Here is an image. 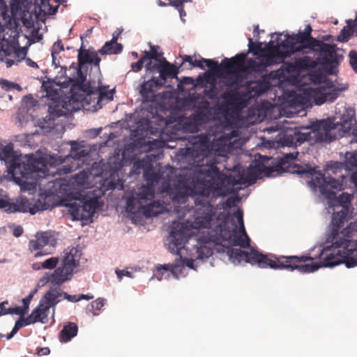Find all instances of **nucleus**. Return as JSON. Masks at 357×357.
Masks as SVG:
<instances>
[{
    "mask_svg": "<svg viewBox=\"0 0 357 357\" xmlns=\"http://www.w3.org/2000/svg\"><path fill=\"white\" fill-rule=\"evenodd\" d=\"M218 188V185L211 180L195 181L186 177H181L169 190V197L174 204H185L189 197H192L197 211H203L202 215H197L193 222L187 220L185 222H173L168 243L170 252H178L183 247L188 237L193 234L192 229L210 225L212 217L215 215L211 202Z\"/></svg>",
    "mask_w": 357,
    "mask_h": 357,
    "instance_id": "nucleus-1",
    "label": "nucleus"
},
{
    "mask_svg": "<svg viewBox=\"0 0 357 357\" xmlns=\"http://www.w3.org/2000/svg\"><path fill=\"white\" fill-rule=\"evenodd\" d=\"M229 259L234 264H240L245 261L259 268H271L273 269H287L294 271L297 269L301 273H312L319 269V265L314 263L299 265V263L313 261L309 256H280L264 255L255 250L250 252L243 251L239 248H232L228 250Z\"/></svg>",
    "mask_w": 357,
    "mask_h": 357,
    "instance_id": "nucleus-2",
    "label": "nucleus"
},
{
    "mask_svg": "<svg viewBox=\"0 0 357 357\" xmlns=\"http://www.w3.org/2000/svg\"><path fill=\"white\" fill-rule=\"evenodd\" d=\"M357 231V220L351 222L341 231V235L332 243L331 250L327 247L320 255L319 262H314L320 267H333L344 263L347 268L357 266V241L349 238ZM311 263L314 261H311Z\"/></svg>",
    "mask_w": 357,
    "mask_h": 357,
    "instance_id": "nucleus-3",
    "label": "nucleus"
},
{
    "mask_svg": "<svg viewBox=\"0 0 357 357\" xmlns=\"http://www.w3.org/2000/svg\"><path fill=\"white\" fill-rule=\"evenodd\" d=\"M356 123L355 111L352 109H346L341 115L339 122L334 123L329 119H323L312 123V128L316 132L315 139L319 142H331L335 140L336 137L332 134V131L340 126L341 137L351 132L354 137L351 143H357V128L354 127Z\"/></svg>",
    "mask_w": 357,
    "mask_h": 357,
    "instance_id": "nucleus-4",
    "label": "nucleus"
},
{
    "mask_svg": "<svg viewBox=\"0 0 357 357\" xmlns=\"http://www.w3.org/2000/svg\"><path fill=\"white\" fill-rule=\"evenodd\" d=\"M229 220V213L225 212H220L215 220H213L215 235H208L204 240L205 242L212 241L216 245L220 244L222 241H228L234 245L240 246L241 248H247L250 246V239L246 234L245 229L240 231L237 229V225L233 224L232 229L227 226Z\"/></svg>",
    "mask_w": 357,
    "mask_h": 357,
    "instance_id": "nucleus-5",
    "label": "nucleus"
},
{
    "mask_svg": "<svg viewBox=\"0 0 357 357\" xmlns=\"http://www.w3.org/2000/svg\"><path fill=\"white\" fill-rule=\"evenodd\" d=\"M154 189L151 185L142 186L139 192L127 199L126 210L128 213H142L146 218L157 216L163 213L165 207L160 201H154Z\"/></svg>",
    "mask_w": 357,
    "mask_h": 357,
    "instance_id": "nucleus-6",
    "label": "nucleus"
},
{
    "mask_svg": "<svg viewBox=\"0 0 357 357\" xmlns=\"http://www.w3.org/2000/svg\"><path fill=\"white\" fill-rule=\"evenodd\" d=\"M82 251L77 248L64 250L60 266L52 273H46L47 282L54 285H61L70 280L79 266Z\"/></svg>",
    "mask_w": 357,
    "mask_h": 357,
    "instance_id": "nucleus-7",
    "label": "nucleus"
},
{
    "mask_svg": "<svg viewBox=\"0 0 357 357\" xmlns=\"http://www.w3.org/2000/svg\"><path fill=\"white\" fill-rule=\"evenodd\" d=\"M292 173L305 174L310 180L307 182L309 187L316 191L319 188L320 193L326 198L333 199L335 197V190H341V184L338 180L331 176H325L315 168L303 166H295Z\"/></svg>",
    "mask_w": 357,
    "mask_h": 357,
    "instance_id": "nucleus-8",
    "label": "nucleus"
},
{
    "mask_svg": "<svg viewBox=\"0 0 357 357\" xmlns=\"http://www.w3.org/2000/svg\"><path fill=\"white\" fill-rule=\"evenodd\" d=\"M270 158L267 156L259 155V159L255 161V164L250 165L248 169V173L245 175L238 170V174L235 176H229L228 182L233 185L237 184H252L254 183L258 178L262 175L270 177L273 173L278 169L274 167H271L268 164Z\"/></svg>",
    "mask_w": 357,
    "mask_h": 357,
    "instance_id": "nucleus-9",
    "label": "nucleus"
},
{
    "mask_svg": "<svg viewBox=\"0 0 357 357\" xmlns=\"http://www.w3.org/2000/svg\"><path fill=\"white\" fill-rule=\"evenodd\" d=\"M0 209L7 213L29 212L33 215L39 211L46 210L47 207L40 199L33 202L26 197H20L14 201L10 199L6 191L0 189Z\"/></svg>",
    "mask_w": 357,
    "mask_h": 357,
    "instance_id": "nucleus-10",
    "label": "nucleus"
},
{
    "mask_svg": "<svg viewBox=\"0 0 357 357\" xmlns=\"http://www.w3.org/2000/svg\"><path fill=\"white\" fill-rule=\"evenodd\" d=\"M212 144L208 135L202 134L195 137L192 147L181 150L185 159L195 167H202L204 158L212 152Z\"/></svg>",
    "mask_w": 357,
    "mask_h": 357,
    "instance_id": "nucleus-11",
    "label": "nucleus"
},
{
    "mask_svg": "<svg viewBox=\"0 0 357 357\" xmlns=\"http://www.w3.org/2000/svg\"><path fill=\"white\" fill-rule=\"evenodd\" d=\"M351 201V196L348 193H342L337 199V202L340 203L339 207L341 208L333 213L332 216L331 231L328 237V240H331L332 243L341 235L340 229L350 217L351 213L350 211ZM336 207L338 208V206Z\"/></svg>",
    "mask_w": 357,
    "mask_h": 357,
    "instance_id": "nucleus-12",
    "label": "nucleus"
},
{
    "mask_svg": "<svg viewBox=\"0 0 357 357\" xmlns=\"http://www.w3.org/2000/svg\"><path fill=\"white\" fill-rule=\"evenodd\" d=\"M247 56L248 53H240L231 59L225 58L222 61L223 72L227 73L241 72L261 75L257 61L251 58L247 59Z\"/></svg>",
    "mask_w": 357,
    "mask_h": 357,
    "instance_id": "nucleus-13",
    "label": "nucleus"
},
{
    "mask_svg": "<svg viewBox=\"0 0 357 357\" xmlns=\"http://www.w3.org/2000/svg\"><path fill=\"white\" fill-rule=\"evenodd\" d=\"M66 206L73 220H89L94 215L96 210L100 207L98 197L77 199L70 202Z\"/></svg>",
    "mask_w": 357,
    "mask_h": 357,
    "instance_id": "nucleus-14",
    "label": "nucleus"
},
{
    "mask_svg": "<svg viewBox=\"0 0 357 357\" xmlns=\"http://www.w3.org/2000/svg\"><path fill=\"white\" fill-rule=\"evenodd\" d=\"M270 87L271 84L268 79L266 75H263L260 79L250 81L246 84L244 95L239 92L229 94V101L231 105L243 104V106H245V97L248 98H258L268 91Z\"/></svg>",
    "mask_w": 357,
    "mask_h": 357,
    "instance_id": "nucleus-15",
    "label": "nucleus"
},
{
    "mask_svg": "<svg viewBox=\"0 0 357 357\" xmlns=\"http://www.w3.org/2000/svg\"><path fill=\"white\" fill-rule=\"evenodd\" d=\"M215 223L213 222V217H212V221L211 222L210 225L207 226L206 227H202L198 229H192L193 234L188 237V240L185 242L183 245H185L190 238H192V237H195L196 240L197 241V259H202L204 258H208L211 257L213 253V249L208 245V244H215L212 241H208L207 242H205L204 240L208 235L213 236L215 235L214 228L211 229L212 226H214ZM184 248V245H183L181 249L178 250V252H172L173 254L179 255L180 250Z\"/></svg>",
    "mask_w": 357,
    "mask_h": 357,
    "instance_id": "nucleus-16",
    "label": "nucleus"
},
{
    "mask_svg": "<svg viewBox=\"0 0 357 357\" xmlns=\"http://www.w3.org/2000/svg\"><path fill=\"white\" fill-rule=\"evenodd\" d=\"M337 47L334 44H328L318 39H313L312 44L310 50L313 52L319 53L321 63L326 68H333L338 65L340 61L343 59L342 55L336 52Z\"/></svg>",
    "mask_w": 357,
    "mask_h": 357,
    "instance_id": "nucleus-17",
    "label": "nucleus"
},
{
    "mask_svg": "<svg viewBox=\"0 0 357 357\" xmlns=\"http://www.w3.org/2000/svg\"><path fill=\"white\" fill-rule=\"evenodd\" d=\"M49 169L46 160L43 157H36L33 154L24 155L21 162L20 173L17 174L16 178H27L32 174H37L39 176L45 177L48 175Z\"/></svg>",
    "mask_w": 357,
    "mask_h": 357,
    "instance_id": "nucleus-18",
    "label": "nucleus"
},
{
    "mask_svg": "<svg viewBox=\"0 0 357 357\" xmlns=\"http://www.w3.org/2000/svg\"><path fill=\"white\" fill-rule=\"evenodd\" d=\"M282 42L274 45L272 41H270L264 47V59L257 61L261 74L266 73L268 67L280 64L283 62L285 57L290 56L286 52H282L280 50V47H282Z\"/></svg>",
    "mask_w": 357,
    "mask_h": 357,
    "instance_id": "nucleus-19",
    "label": "nucleus"
},
{
    "mask_svg": "<svg viewBox=\"0 0 357 357\" xmlns=\"http://www.w3.org/2000/svg\"><path fill=\"white\" fill-rule=\"evenodd\" d=\"M311 43V38L303 31H299L296 34L291 36L287 35L286 39L282 41V47L286 50V52L290 55L298 52L308 53L306 49L310 50L308 45Z\"/></svg>",
    "mask_w": 357,
    "mask_h": 357,
    "instance_id": "nucleus-20",
    "label": "nucleus"
},
{
    "mask_svg": "<svg viewBox=\"0 0 357 357\" xmlns=\"http://www.w3.org/2000/svg\"><path fill=\"white\" fill-rule=\"evenodd\" d=\"M0 159L6 162L9 174L16 178L17 174L20 173L21 162L23 161L24 155H16L12 144L3 146L0 144Z\"/></svg>",
    "mask_w": 357,
    "mask_h": 357,
    "instance_id": "nucleus-21",
    "label": "nucleus"
},
{
    "mask_svg": "<svg viewBox=\"0 0 357 357\" xmlns=\"http://www.w3.org/2000/svg\"><path fill=\"white\" fill-rule=\"evenodd\" d=\"M145 68L147 71L158 70L160 73L159 80L160 82H164V85L167 79L174 78L178 73V68L174 64H171L165 58H162L159 63H153L152 61H149L145 65Z\"/></svg>",
    "mask_w": 357,
    "mask_h": 357,
    "instance_id": "nucleus-22",
    "label": "nucleus"
},
{
    "mask_svg": "<svg viewBox=\"0 0 357 357\" xmlns=\"http://www.w3.org/2000/svg\"><path fill=\"white\" fill-rule=\"evenodd\" d=\"M18 25L15 24L14 29H10L3 34L0 43V56H4L6 59L10 56L19 46Z\"/></svg>",
    "mask_w": 357,
    "mask_h": 357,
    "instance_id": "nucleus-23",
    "label": "nucleus"
},
{
    "mask_svg": "<svg viewBox=\"0 0 357 357\" xmlns=\"http://www.w3.org/2000/svg\"><path fill=\"white\" fill-rule=\"evenodd\" d=\"M54 243L55 239L50 233L47 231L37 233L35 238L29 242V250L33 253L35 257L44 256L47 253L43 251V248L47 245H53Z\"/></svg>",
    "mask_w": 357,
    "mask_h": 357,
    "instance_id": "nucleus-24",
    "label": "nucleus"
},
{
    "mask_svg": "<svg viewBox=\"0 0 357 357\" xmlns=\"http://www.w3.org/2000/svg\"><path fill=\"white\" fill-rule=\"evenodd\" d=\"M164 86V82H160L159 78L152 77L151 79L144 82L140 86L139 93L144 102H152L156 97V90Z\"/></svg>",
    "mask_w": 357,
    "mask_h": 357,
    "instance_id": "nucleus-25",
    "label": "nucleus"
},
{
    "mask_svg": "<svg viewBox=\"0 0 357 357\" xmlns=\"http://www.w3.org/2000/svg\"><path fill=\"white\" fill-rule=\"evenodd\" d=\"M197 99H199V95L195 94L190 98V102L193 104L196 109L195 119L202 122L206 121L210 119L211 115L210 103L208 100L202 99L197 101Z\"/></svg>",
    "mask_w": 357,
    "mask_h": 357,
    "instance_id": "nucleus-26",
    "label": "nucleus"
},
{
    "mask_svg": "<svg viewBox=\"0 0 357 357\" xmlns=\"http://www.w3.org/2000/svg\"><path fill=\"white\" fill-rule=\"evenodd\" d=\"M98 52L90 49H84L83 45L78 51L77 60L78 66L82 67L85 64H93L95 66H99L101 59L98 55Z\"/></svg>",
    "mask_w": 357,
    "mask_h": 357,
    "instance_id": "nucleus-27",
    "label": "nucleus"
},
{
    "mask_svg": "<svg viewBox=\"0 0 357 357\" xmlns=\"http://www.w3.org/2000/svg\"><path fill=\"white\" fill-rule=\"evenodd\" d=\"M63 114V112L61 109L56 110L50 108L49 114L38 120L37 126L43 133H48L54 126L55 118L61 116Z\"/></svg>",
    "mask_w": 357,
    "mask_h": 357,
    "instance_id": "nucleus-28",
    "label": "nucleus"
},
{
    "mask_svg": "<svg viewBox=\"0 0 357 357\" xmlns=\"http://www.w3.org/2000/svg\"><path fill=\"white\" fill-rule=\"evenodd\" d=\"M317 61L312 60L310 56H305L297 59L294 62L287 64V70L289 72H301L309 68H314L317 66Z\"/></svg>",
    "mask_w": 357,
    "mask_h": 357,
    "instance_id": "nucleus-29",
    "label": "nucleus"
},
{
    "mask_svg": "<svg viewBox=\"0 0 357 357\" xmlns=\"http://www.w3.org/2000/svg\"><path fill=\"white\" fill-rule=\"evenodd\" d=\"M50 308L46 306L45 304L43 303L40 301L38 305L33 310L32 312L28 317H30V321L33 324L36 322H41L45 324L46 322L48 311Z\"/></svg>",
    "mask_w": 357,
    "mask_h": 357,
    "instance_id": "nucleus-30",
    "label": "nucleus"
},
{
    "mask_svg": "<svg viewBox=\"0 0 357 357\" xmlns=\"http://www.w3.org/2000/svg\"><path fill=\"white\" fill-rule=\"evenodd\" d=\"M347 26H344V28L340 31V34L337 36V40L339 42H347L354 33H356V36H357L356 18L355 19V20H347Z\"/></svg>",
    "mask_w": 357,
    "mask_h": 357,
    "instance_id": "nucleus-31",
    "label": "nucleus"
},
{
    "mask_svg": "<svg viewBox=\"0 0 357 357\" xmlns=\"http://www.w3.org/2000/svg\"><path fill=\"white\" fill-rule=\"evenodd\" d=\"M77 325L73 322H68L60 332L59 340L62 342H68L77 335Z\"/></svg>",
    "mask_w": 357,
    "mask_h": 357,
    "instance_id": "nucleus-32",
    "label": "nucleus"
},
{
    "mask_svg": "<svg viewBox=\"0 0 357 357\" xmlns=\"http://www.w3.org/2000/svg\"><path fill=\"white\" fill-rule=\"evenodd\" d=\"M194 259L183 258L179 255V259L178 261H176L174 264H165L160 266V267H158V269H164L165 271H171L172 272H175L177 271L180 267H184L185 266L190 268H194Z\"/></svg>",
    "mask_w": 357,
    "mask_h": 357,
    "instance_id": "nucleus-33",
    "label": "nucleus"
},
{
    "mask_svg": "<svg viewBox=\"0 0 357 357\" xmlns=\"http://www.w3.org/2000/svg\"><path fill=\"white\" fill-rule=\"evenodd\" d=\"M63 295V291L56 289H52L47 291L41 298L40 301L50 308L54 306L59 301L57 298Z\"/></svg>",
    "mask_w": 357,
    "mask_h": 357,
    "instance_id": "nucleus-34",
    "label": "nucleus"
},
{
    "mask_svg": "<svg viewBox=\"0 0 357 357\" xmlns=\"http://www.w3.org/2000/svg\"><path fill=\"white\" fill-rule=\"evenodd\" d=\"M248 51L249 53H252L259 61L264 59V47L262 46V43L257 42L254 43L253 40L250 38L248 39Z\"/></svg>",
    "mask_w": 357,
    "mask_h": 357,
    "instance_id": "nucleus-35",
    "label": "nucleus"
},
{
    "mask_svg": "<svg viewBox=\"0 0 357 357\" xmlns=\"http://www.w3.org/2000/svg\"><path fill=\"white\" fill-rule=\"evenodd\" d=\"M88 153L86 150L82 149L79 144L73 142L71 143L70 153L68 157V160L72 158L75 161H79L82 158L86 157Z\"/></svg>",
    "mask_w": 357,
    "mask_h": 357,
    "instance_id": "nucleus-36",
    "label": "nucleus"
},
{
    "mask_svg": "<svg viewBox=\"0 0 357 357\" xmlns=\"http://www.w3.org/2000/svg\"><path fill=\"white\" fill-rule=\"evenodd\" d=\"M123 45L121 44H114L110 41H107L98 51L102 55L105 54H118L122 52Z\"/></svg>",
    "mask_w": 357,
    "mask_h": 357,
    "instance_id": "nucleus-37",
    "label": "nucleus"
},
{
    "mask_svg": "<svg viewBox=\"0 0 357 357\" xmlns=\"http://www.w3.org/2000/svg\"><path fill=\"white\" fill-rule=\"evenodd\" d=\"M26 54V50L25 48H21L20 45L18 47H16L15 51L13 52V56L15 57L14 59H11L9 58H2L1 60L3 61L8 68L11 67L14 64H17L23 60Z\"/></svg>",
    "mask_w": 357,
    "mask_h": 357,
    "instance_id": "nucleus-38",
    "label": "nucleus"
},
{
    "mask_svg": "<svg viewBox=\"0 0 357 357\" xmlns=\"http://www.w3.org/2000/svg\"><path fill=\"white\" fill-rule=\"evenodd\" d=\"M40 4L38 6L39 8V15H43V16L46 15H54L59 8V5L55 6H52L50 3V0H39Z\"/></svg>",
    "mask_w": 357,
    "mask_h": 357,
    "instance_id": "nucleus-39",
    "label": "nucleus"
},
{
    "mask_svg": "<svg viewBox=\"0 0 357 357\" xmlns=\"http://www.w3.org/2000/svg\"><path fill=\"white\" fill-rule=\"evenodd\" d=\"M30 324H32V323L30 321V317H27L24 318V317H20V319L17 321H16L11 332L6 335V339H11L18 332V331L20 328L26 326H29Z\"/></svg>",
    "mask_w": 357,
    "mask_h": 357,
    "instance_id": "nucleus-40",
    "label": "nucleus"
},
{
    "mask_svg": "<svg viewBox=\"0 0 357 357\" xmlns=\"http://www.w3.org/2000/svg\"><path fill=\"white\" fill-rule=\"evenodd\" d=\"M158 46H151L150 52H144V54L143 55L145 57L146 60L149 59L151 61L152 59L155 60V63H159L161 61V59L164 58L162 56V53L158 52Z\"/></svg>",
    "mask_w": 357,
    "mask_h": 357,
    "instance_id": "nucleus-41",
    "label": "nucleus"
},
{
    "mask_svg": "<svg viewBox=\"0 0 357 357\" xmlns=\"http://www.w3.org/2000/svg\"><path fill=\"white\" fill-rule=\"evenodd\" d=\"M201 172L208 176H212L218 175L220 171L216 165V162L210 160L209 162L206 160V166L201 169Z\"/></svg>",
    "mask_w": 357,
    "mask_h": 357,
    "instance_id": "nucleus-42",
    "label": "nucleus"
},
{
    "mask_svg": "<svg viewBox=\"0 0 357 357\" xmlns=\"http://www.w3.org/2000/svg\"><path fill=\"white\" fill-rule=\"evenodd\" d=\"M344 165L346 169L349 170L357 167V152H347Z\"/></svg>",
    "mask_w": 357,
    "mask_h": 357,
    "instance_id": "nucleus-43",
    "label": "nucleus"
},
{
    "mask_svg": "<svg viewBox=\"0 0 357 357\" xmlns=\"http://www.w3.org/2000/svg\"><path fill=\"white\" fill-rule=\"evenodd\" d=\"M347 87L343 88H330L328 91L324 92L326 99L328 102H333L339 96V93L342 91H344Z\"/></svg>",
    "mask_w": 357,
    "mask_h": 357,
    "instance_id": "nucleus-44",
    "label": "nucleus"
},
{
    "mask_svg": "<svg viewBox=\"0 0 357 357\" xmlns=\"http://www.w3.org/2000/svg\"><path fill=\"white\" fill-rule=\"evenodd\" d=\"M27 313L24 310H23L22 307H10L8 309L0 310V316L6 315V314H17L20 317H24Z\"/></svg>",
    "mask_w": 357,
    "mask_h": 357,
    "instance_id": "nucleus-45",
    "label": "nucleus"
},
{
    "mask_svg": "<svg viewBox=\"0 0 357 357\" xmlns=\"http://www.w3.org/2000/svg\"><path fill=\"white\" fill-rule=\"evenodd\" d=\"M203 63H205L206 66L210 68H211L214 73H221L223 72V67L222 66V63L219 64L217 61H215L212 59H204L202 58Z\"/></svg>",
    "mask_w": 357,
    "mask_h": 357,
    "instance_id": "nucleus-46",
    "label": "nucleus"
},
{
    "mask_svg": "<svg viewBox=\"0 0 357 357\" xmlns=\"http://www.w3.org/2000/svg\"><path fill=\"white\" fill-rule=\"evenodd\" d=\"M170 6L175 7L179 12L181 19L183 20V17L186 15V13L183 8V3L188 0H169Z\"/></svg>",
    "mask_w": 357,
    "mask_h": 357,
    "instance_id": "nucleus-47",
    "label": "nucleus"
},
{
    "mask_svg": "<svg viewBox=\"0 0 357 357\" xmlns=\"http://www.w3.org/2000/svg\"><path fill=\"white\" fill-rule=\"evenodd\" d=\"M59 257H50L40 263V267H42V269H56L57 268L56 266L59 264Z\"/></svg>",
    "mask_w": 357,
    "mask_h": 357,
    "instance_id": "nucleus-48",
    "label": "nucleus"
},
{
    "mask_svg": "<svg viewBox=\"0 0 357 357\" xmlns=\"http://www.w3.org/2000/svg\"><path fill=\"white\" fill-rule=\"evenodd\" d=\"M144 176L146 181L151 184L153 183H158L160 180V175L158 173L155 172L153 169L146 171Z\"/></svg>",
    "mask_w": 357,
    "mask_h": 357,
    "instance_id": "nucleus-49",
    "label": "nucleus"
},
{
    "mask_svg": "<svg viewBox=\"0 0 357 357\" xmlns=\"http://www.w3.org/2000/svg\"><path fill=\"white\" fill-rule=\"evenodd\" d=\"M0 85L2 89L10 91V90H17L18 91H22V87L18 84L8 81L6 79H0Z\"/></svg>",
    "mask_w": 357,
    "mask_h": 357,
    "instance_id": "nucleus-50",
    "label": "nucleus"
},
{
    "mask_svg": "<svg viewBox=\"0 0 357 357\" xmlns=\"http://www.w3.org/2000/svg\"><path fill=\"white\" fill-rule=\"evenodd\" d=\"M64 51V47L61 40H57L52 47V57H55V55H59L61 52Z\"/></svg>",
    "mask_w": 357,
    "mask_h": 357,
    "instance_id": "nucleus-51",
    "label": "nucleus"
},
{
    "mask_svg": "<svg viewBox=\"0 0 357 357\" xmlns=\"http://www.w3.org/2000/svg\"><path fill=\"white\" fill-rule=\"evenodd\" d=\"M75 183L79 185H84L88 180V175L85 172H80L77 174L75 177Z\"/></svg>",
    "mask_w": 357,
    "mask_h": 357,
    "instance_id": "nucleus-52",
    "label": "nucleus"
},
{
    "mask_svg": "<svg viewBox=\"0 0 357 357\" xmlns=\"http://www.w3.org/2000/svg\"><path fill=\"white\" fill-rule=\"evenodd\" d=\"M105 99L112 100L113 99V91H106L104 89H100L98 102Z\"/></svg>",
    "mask_w": 357,
    "mask_h": 357,
    "instance_id": "nucleus-53",
    "label": "nucleus"
},
{
    "mask_svg": "<svg viewBox=\"0 0 357 357\" xmlns=\"http://www.w3.org/2000/svg\"><path fill=\"white\" fill-rule=\"evenodd\" d=\"M204 94L210 99H213L216 98V96H218V91L216 90L215 82L211 84L209 89H206L204 90Z\"/></svg>",
    "mask_w": 357,
    "mask_h": 357,
    "instance_id": "nucleus-54",
    "label": "nucleus"
},
{
    "mask_svg": "<svg viewBox=\"0 0 357 357\" xmlns=\"http://www.w3.org/2000/svg\"><path fill=\"white\" fill-rule=\"evenodd\" d=\"M243 211L241 209H238L236 212L234 213L233 217L237 219L238 223L239 224V230L240 231L244 232V223H243Z\"/></svg>",
    "mask_w": 357,
    "mask_h": 357,
    "instance_id": "nucleus-55",
    "label": "nucleus"
},
{
    "mask_svg": "<svg viewBox=\"0 0 357 357\" xmlns=\"http://www.w3.org/2000/svg\"><path fill=\"white\" fill-rule=\"evenodd\" d=\"M349 63L353 70L357 73V52L351 50L349 54Z\"/></svg>",
    "mask_w": 357,
    "mask_h": 357,
    "instance_id": "nucleus-56",
    "label": "nucleus"
},
{
    "mask_svg": "<svg viewBox=\"0 0 357 357\" xmlns=\"http://www.w3.org/2000/svg\"><path fill=\"white\" fill-rule=\"evenodd\" d=\"M22 22L23 25L27 29H31L34 25V22L31 15H29V17H26V15L24 14L22 17Z\"/></svg>",
    "mask_w": 357,
    "mask_h": 357,
    "instance_id": "nucleus-57",
    "label": "nucleus"
},
{
    "mask_svg": "<svg viewBox=\"0 0 357 357\" xmlns=\"http://www.w3.org/2000/svg\"><path fill=\"white\" fill-rule=\"evenodd\" d=\"M145 61H146V60L145 59V57H144V56H142L140 58V59H139V60H138L137 62L132 63V65H131L132 69L135 72H139V71H140V70L142 69L143 64H144V63Z\"/></svg>",
    "mask_w": 357,
    "mask_h": 357,
    "instance_id": "nucleus-58",
    "label": "nucleus"
},
{
    "mask_svg": "<svg viewBox=\"0 0 357 357\" xmlns=\"http://www.w3.org/2000/svg\"><path fill=\"white\" fill-rule=\"evenodd\" d=\"M314 103L317 105H321L326 102V96L324 93H316L314 98Z\"/></svg>",
    "mask_w": 357,
    "mask_h": 357,
    "instance_id": "nucleus-59",
    "label": "nucleus"
},
{
    "mask_svg": "<svg viewBox=\"0 0 357 357\" xmlns=\"http://www.w3.org/2000/svg\"><path fill=\"white\" fill-rule=\"evenodd\" d=\"M104 299L98 298L91 303V307L96 310H100L104 306Z\"/></svg>",
    "mask_w": 357,
    "mask_h": 357,
    "instance_id": "nucleus-60",
    "label": "nucleus"
},
{
    "mask_svg": "<svg viewBox=\"0 0 357 357\" xmlns=\"http://www.w3.org/2000/svg\"><path fill=\"white\" fill-rule=\"evenodd\" d=\"M239 201V198L236 197H229L227 198V199L225 202V206L227 208H231L234 206H235L236 203Z\"/></svg>",
    "mask_w": 357,
    "mask_h": 357,
    "instance_id": "nucleus-61",
    "label": "nucleus"
},
{
    "mask_svg": "<svg viewBox=\"0 0 357 357\" xmlns=\"http://www.w3.org/2000/svg\"><path fill=\"white\" fill-rule=\"evenodd\" d=\"M298 153H287L284 155V158L282 160L281 164L282 165L284 162H291V160H294L298 155Z\"/></svg>",
    "mask_w": 357,
    "mask_h": 357,
    "instance_id": "nucleus-62",
    "label": "nucleus"
},
{
    "mask_svg": "<svg viewBox=\"0 0 357 357\" xmlns=\"http://www.w3.org/2000/svg\"><path fill=\"white\" fill-rule=\"evenodd\" d=\"M312 29L310 24L306 25L304 31H303V33H305L308 37L311 38V43L308 45L310 48L311 47V45L312 44V40L316 39L315 38H313L312 36Z\"/></svg>",
    "mask_w": 357,
    "mask_h": 357,
    "instance_id": "nucleus-63",
    "label": "nucleus"
},
{
    "mask_svg": "<svg viewBox=\"0 0 357 357\" xmlns=\"http://www.w3.org/2000/svg\"><path fill=\"white\" fill-rule=\"evenodd\" d=\"M116 273L119 280H121L123 276L131 277V273L125 270H116Z\"/></svg>",
    "mask_w": 357,
    "mask_h": 357,
    "instance_id": "nucleus-64",
    "label": "nucleus"
}]
</instances>
